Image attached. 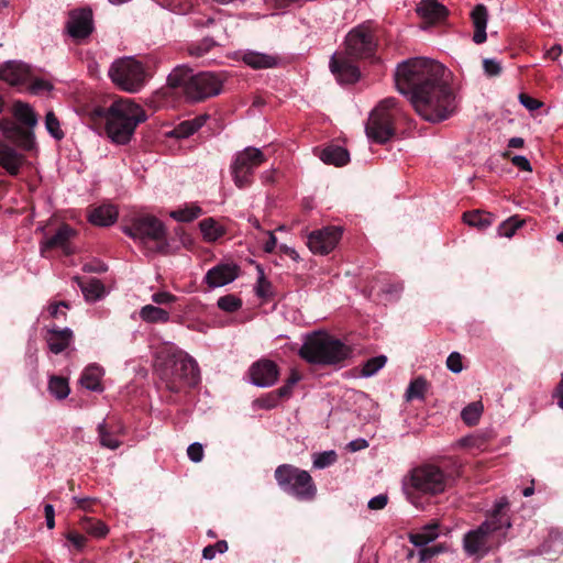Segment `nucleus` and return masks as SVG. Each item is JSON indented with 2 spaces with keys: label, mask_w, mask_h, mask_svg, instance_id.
<instances>
[{
  "label": "nucleus",
  "mask_w": 563,
  "mask_h": 563,
  "mask_svg": "<svg viewBox=\"0 0 563 563\" xmlns=\"http://www.w3.org/2000/svg\"><path fill=\"white\" fill-rule=\"evenodd\" d=\"M450 81L451 71L430 58H409L395 70L397 90L422 119L433 123L449 119L457 110L459 101Z\"/></svg>",
  "instance_id": "f257e3e1"
},
{
  "label": "nucleus",
  "mask_w": 563,
  "mask_h": 563,
  "mask_svg": "<svg viewBox=\"0 0 563 563\" xmlns=\"http://www.w3.org/2000/svg\"><path fill=\"white\" fill-rule=\"evenodd\" d=\"M155 372L165 387L178 394L186 387H195L200 382L197 362L174 344H164L157 352Z\"/></svg>",
  "instance_id": "f03ea898"
},
{
  "label": "nucleus",
  "mask_w": 563,
  "mask_h": 563,
  "mask_svg": "<svg viewBox=\"0 0 563 563\" xmlns=\"http://www.w3.org/2000/svg\"><path fill=\"white\" fill-rule=\"evenodd\" d=\"M106 133L115 144L130 143L136 126L147 120L145 110L131 99H119L103 110Z\"/></svg>",
  "instance_id": "7ed1b4c3"
},
{
  "label": "nucleus",
  "mask_w": 563,
  "mask_h": 563,
  "mask_svg": "<svg viewBox=\"0 0 563 563\" xmlns=\"http://www.w3.org/2000/svg\"><path fill=\"white\" fill-rule=\"evenodd\" d=\"M223 77L211 71L194 74L186 65H179L167 77L168 86L173 89H181L186 98L194 102H200L218 96L222 91Z\"/></svg>",
  "instance_id": "20e7f679"
},
{
  "label": "nucleus",
  "mask_w": 563,
  "mask_h": 563,
  "mask_svg": "<svg viewBox=\"0 0 563 563\" xmlns=\"http://www.w3.org/2000/svg\"><path fill=\"white\" fill-rule=\"evenodd\" d=\"M352 350L339 339L314 332L307 336L300 349V355L307 362L319 365H336L351 356Z\"/></svg>",
  "instance_id": "39448f33"
},
{
  "label": "nucleus",
  "mask_w": 563,
  "mask_h": 563,
  "mask_svg": "<svg viewBox=\"0 0 563 563\" xmlns=\"http://www.w3.org/2000/svg\"><path fill=\"white\" fill-rule=\"evenodd\" d=\"M511 523L497 519H487L476 529L470 530L463 538V549L468 556L483 558L500 547Z\"/></svg>",
  "instance_id": "423d86ee"
},
{
  "label": "nucleus",
  "mask_w": 563,
  "mask_h": 563,
  "mask_svg": "<svg viewBox=\"0 0 563 563\" xmlns=\"http://www.w3.org/2000/svg\"><path fill=\"white\" fill-rule=\"evenodd\" d=\"M400 114L396 98L382 100L371 112L365 131L372 141L385 143L395 134V120Z\"/></svg>",
  "instance_id": "0eeeda50"
},
{
  "label": "nucleus",
  "mask_w": 563,
  "mask_h": 563,
  "mask_svg": "<svg viewBox=\"0 0 563 563\" xmlns=\"http://www.w3.org/2000/svg\"><path fill=\"white\" fill-rule=\"evenodd\" d=\"M123 232L134 240L154 241L156 243V252L162 254L168 253L169 244L166 239V229L163 222L154 216L133 217L130 223L123 227Z\"/></svg>",
  "instance_id": "6e6552de"
},
{
  "label": "nucleus",
  "mask_w": 563,
  "mask_h": 563,
  "mask_svg": "<svg viewBox=\"0 0 563 563\" xmlns=\"http://www.w3.org/2000/svg\"><path fill=\"white\" fill-rule=\"evenodd\" d=\"M109 77L122 90L134 93L144 87L147 74L134 57H122L112 63Z\"/></svg>",
  "instance_id": "1a4fd4ad"
},
{
  "label": "nucleus",
  "mask_w": 563,
  "mask_h": 563,
  "mask_svg": "<svg viewBox=\"0 0 563 563\" xmlns=\"http://www.w3.org/2000/svg\"><path fill=\"white\" fill-rule=\"evenodd\" d=\"M450 483V477L438 466L427 464L411 471L409 486L415 490L437 495L443 493Z\"/></svg>",
  "instance_id": "9d476101"
},
{
  "label": "nucleus",
  "mask_w": 563,
  "mask_h": 563,
  "mask_svg": "<svg viewBox=\"0 0 563 563\" xmlns=\"http://www.w3.org/2000/svg\"><path fill=\"white\" fill-rule=\"evenodd\" d=\"M264 161L263 152L256 147L249 146L238 152L231 165L234 184L241 189L249 187L253 183L254 170Z\"/></svg>",
  "instance_id": "9b49d317"
},
{
  "label": "nucleus",
  "mask_w": 563,
  "mask_h": 563,
  "mask_svg": "<svg viewBox=\"0 0 563 563\" xmlns=\"http://www.w3.org/2000/svg\"><path fill=\"white\" fill-rule=\"evenodd\" d=\"M284 486L285 489L298 499H312L317 488L310 474L290 465L284 464Z\"/></svg>",
  "instance_id": "f8f14e48"
},
{
  "label": "nucleus",
  "mask_w": 563,
  "mask_h": 563,
  "mask_svg": "<svg viewBox=\"0 0 563 563\" xmlns=\"http://www.w3.org/2000/svg\"><path fill=\"white\" fill-rule=\"evenodd\" d=\"M346 52L350 56L369 57L375 48L372 31L368 25L361 24L349 32L345 38Z\"/></svg>",
  "instance_id": "ddd939ff"
},
{
  "label": "nucleus",
  "mask_w": 563,
  "mask_h": 563,
  "mask_svg": "<svg viewBox=\"0 0 563 563\" xmlns=\"http://www.w3.org/2000/svg\"><path fill=\"white\" fill-rule=\"evenodd\" d=\"M342 235L339 227H327L311 232L308 236V246L314 254L324 255L334 250Z\"/></svg>",
  "instance_id": "4468645a"
},
{
  "label": "nucleus",
  "mask_w": 563,
  "mask_h": 563,
  "mask_svg": "<svg viewBox=\"0 0 563 563\" xmlns=\"http://www.w3.org/2000/svg\"><path fill=\"white\" fill-rule=\"evenodd\" d=\"M66 30L69 36L76 41L87 38L93 31L91 9L82 8L70 11Z\"/></svg>",
  "instance_id": "2eb2a0df"
},
{
  "label": "nucleus",
  "mask_w": 563,
  "mask_h": 563,
  "mask_svg": "<svg viewBox=\"0 0 563 563\" xmlns=\"http://www.w3.org/2000/svg\"><path fill=\"white\" fill-rule=\"evenodd\" d=\"M0 131L8 141L24 151H31L35 146L34 132L23 129L9 118L0 119Z\"/></svg>",
  "instance_id": "dca6fc26"
},
{
  "label": "nucleus",
  "mask_w": 563,
  "mask_h": 563,
  "mask_svg": "<svg viewBox=\"0 0 563 563\" xmlns=\"http://www.w3.org/2000/svg\"><path fill=\"white\" fill-rule=\"evenodd\" d=\"M249 375L254 385L271 386L277 380L279 368L275 362L261 358L251 365Z\"/></svg>",
  "instance_id": "f3484780"
},
{
  "label": "nucleus",
  "mask_w": 563,
  "mask_h": 563,
  "mask_svg": "<svg viewBox=\"0 0 563 563\" xmlns=\"http://www.w3.org/2000/svg\"><path fill=\"white\" fill-rule=\"evenodd\" d=\"M75 234L76 231L70 225L62 224L55 234L41 243L40 251L42 256L48 257V252L54 249H62L65 255L73 254L74 251L70 247L69 241Z\"/></svg>",
  "instance_id": "a211bd4d"
},
{
  "label": "nucleus",
  "mask_w": 563,
  "mask_h": 563,
  "mask_svg": "<svg viewBox=\"0 0 563 563\" xmlns=\"http://www.w3.org/2000/svg\"><path fill=\"white\" fill-rule=\"evenodd\" d=\"M30 78V66L24 63L9 60L0 67V79L11 86L24 85Z\"/></svg>",
  "instance_id": "6ab92c4d"
},
{
  "label": "nucleus",
  "mask_w": 563,
  "mask_h": 563,
  "mask_svg": "<svg viewBox=\"0 0 563 563\" xmlns=\"http://www.w3.org/2000/svg\"><path fill=\"white\" fill-rule=\"evenodd\" d=\"M239 267L231 264H219L210 268L205 282L210 288L222 287L238 277Z\"/></svg>",
  "instance_id": "aec40b11"
},
{
  "label": "nucleus",
  "mask_w": 563,
  "mask_h": 563,
  "mask_svg": "<svg viewBox=\"0 0 563 563\" xmlns=\"http://www.w3.org/2000/svg\"><path fill=\"white\" fill-rule=\"evenodd\" d=\"M416 12L430 24L443 21L449 14L446 7L438 0H421L417 4Z\"/></svg>",
  "instance_id": "412c9836"
},
{
  "label": "nucleus",
  "mask_w": 563,
  "mask_h": 563,
  "mask_svg": "<svg viewBox=\"0 0 563 563\" xmlns=\"http://www.w3.org/2000/svg\"><path fill=\"white\" fill-rule=\"evenodd\" d=\"M330 69L342 84H353L360 78L358 68L342 57L332 56Z\"/></svg>",
  "instance_id": "4be33fe9"
},
{
  "label": "nucleus",
  "mask_w": 563,
  "mask_h": 563,
  "mask_svg": "<svg viewBox=\"0 0 563 563\" xmlns=\"http://www.w3.org/2000/svg\"><path fill=\"white\" fill-rule=\"evenodd\" d=\"M24 156L0 139V166L11 176H16L23 164Z\"/></svg>",
  "instance_id": "5701e85b"
},
{
  "label": "nucleus",
  "mask_w": 563,
  "mask_h": 563,
  "mask_svg": "<svg viewBox=\"0 0 563 563\" xmlns=\"http://www.w3.org/2000/svg\"><path fill=\"white\" fill-rule=\"evenodd\" d=\"M73 331L68 328L59 329L53 327L47 331L46 341L51 352L59 354L66 350L73 340Z\"/></svg>",
  "instance_id": "b1692460"
},
{
  "label": "nucleus",
  "mask_w": 563,
  "mask_h": 563,
  "mask_svg": "<svg viewBox=\"0 0 563 563\" xmlns=\"http://www.w3.org/2000/svg\"><path fill=\"white\" fill-rule=\"evenodd\" d=\"M471 19L474 25L473 41L482 44L486 41V26L488 21V12L484 4H477L471 12Z\"/></svg>",
  "instance_id": "393cba45"
},
{
  "label": "nucleus",
  "mask_w": 563,
  "mask_h": 563,
  "mask_svg": "<svg viewBox=\"0 0 563 563\" xmlns=\"http://www.w3.org/2000/svg\"><path fill=\"white\" fill-rule=\"evenodd\" d=\"M118 210L112 205L95 207L89 211V221L99 227H109L117 221Z\"/></svg>",
  "instance_id": "a878e982"
},
{
  "label": "nucleus",
  "mask_w": 563,
  "mask_h": 563,
  "mask_svg": "<svg viewBox=\"0 0 563 563\" xmlns=\"http://www.w3.org/2000/svg\"><path fill=\"white\" fill-rule=\"evenodd\" d=\"M12 113L19 122V125L33 132V129L37 124V115L30 104L22 101H15L12 106Z\"/></svg>",
  "instance_id": "bb28decb"
},
{
  "label": "nucleus",
  "mask_w": 563,
  "mask_h": 563,
  "mask_svg": "<svg viewBox=\"0 0 563 563\" xmlns=\"http://www.w3.org/2000/svg\"><path fill=\"white\" fill-rule=\"evenodd\" d=\"M208 115H198L191 120H185L174 128L172 136L177 139H186L197 132L207 122Z\"/></svg>",
  "instance_id": "cd10ccee"
},
{
  "label": "nucleus",
  "mask_w": 563,
  "mask_h": 563,
  "mask_svg": "<svg viewBox=\"0 0 563 563\" xmlns=\"http://www.w3.org/2000/svg\"><path fill=\"white\" fill-rule=\"evenodd\" d=\"M320 159L325 164L343 166L350 161V154L342 146L330 145L321 151Z\"/></svg>",
  "instance_id": "c85d7f7f"
},
{
  "label": "nucleus",
  "mask_w": 563,
  "mask_h": 563,
  "mask_svg": "<svg viewBox=\"0 0 563 563\" xmlns=\"http://www.w3.org/2000/svg\"><path fill=\"white\" fill-rule=\"evenodd\" d=\"M76 282L87 301H96L100 299L104 294V286L101 280L97 278L85 279L81 277H76Z\"/></svg>",
  "instance_id": "c756f323"
},
{
  "label": "nucleus",
  "mask_w": 563,
  "mask_h": 563,
  "mask_svg": "<svg viewBox=\"0 0 563 563\" xmlns=\"http://www.w3.org/2000/svg\"><path fill=\"white\" fill-rule=\"evenodd\" d=\"M438 537V525L431 523L426 525L416 532L409 533L408 539L416 548H423L424 545L433 542Z\"/></svg>",
  "instance_id": "7c9ffc66"
},
{
  "label": "nucleus",
  "mask_w": 563,
  "mask_h": 563,
  "mask_svg": "<svg viewBox=\"0 0 563 563\" xmlns=\"http://www.w3.org/2000/svg\"><path fill=\"white\" fill-rule=\"evenodd\" d=\"M242 60L254 69L271 68L277 65V57L254 51L245 52Z\"/></svg>",
  "instance_id": "2f4dec72"
},
{
  "label": "nucleus",
  "mask_w": 563,
  "mask_h": 563,
  "mask_svg": "<svg viewBox=\"0 0 563 563\" xmlns=\"http://www.w3.org/2000/svg\"><path fill=\"white\" fill-rule=\"evenodd\" d=\"M217 47H219V44L212 37H205L201 41L189 44L187 52L192 57L205 58L207 63H210L213 58H209L208 55Z\"/></svg>",
  "instance_id": "473e14b6"
},
{
  "label": "nucleus",
  "mask_w": 563,
  "mask_h": 563,
  "mask_svg": "<svg viewBox=\"0 0 563 563\" xmlns=\"http://www.w3.org/2000/svg\"><path fill=\"white\" fill-rule=\"evenodd\" d=\"M495 218L490 212H485L482 210H473L464 212L463 221L470 227H474L478 230H485L489 228Z\"/></svg>",
  "instance_id": "72a5a7b5"
},
{
  "label": "nucleus",
  "mask_w": 563,
  "mask_h": 563,
  "mask_svg": "<svg viewBox=\"0 0 563 563\" xmlns=\"http://www.w3.org/2000/svg\"><path fill=\"white\" fill-rule=\"evenodd\" d=\"M79 527L87 534L98 539L104 538L109 532V528L103 521L87 516L79 520Z\"/></svg>",
  "instance_id": "f704fd0d"
},
{
  "label": "nucleus",
  "mask_w": 563,
  "mask_h": 563,
  "mask_svg": "<svg viewBox=\"0 0 563 563\" xmlns=\"http://www.w3.org/2000/svg\"><path fill=\"white\" fill-rule=\"evenodd\" d=\"M100 378L101 368L98 365H89L81 374L80 384L89 390L100 391L102 390Z\"/></svg>",
  "instance_id": "c9c22d12"
},
{
  "label": "nucleus",
  "mask_w": 563,
  "mask_h": 563,
  "mask_svg": "<svg viewBox=\"0 0 563 563\" xmlns=\"http://www.w3.org/2000/svg\"><path fill=\"white\" fill-rule=\"evenodd\" d=\"M140 317L143 321L148 323H166L169 320V312L163 308L146 305L141 308Z\"/></svg>",
  "instance_id": "e433bc0d"
},
{
  "label": "nucleus",
  "mask_w": 563,
  "mask_h": 563,
  "mask_svg": "<svg viewBox=\"0 0 563 563\" xmlns=\"http://www.w3.org/2000/svg\"><path fill=\"white\" fill-rule=\"evenodd\" d=\"M428 387L429 384L426 378L421 376L415 378L410 382L405 393V399L407 401H411L413 399L424 400Z\"/></svg>",
  "instance_id": "4c0bfd02"
},
{
  "label": "nucleus",
  "mask_w": 563,
  "mask_h": 563,
  "mask_svg": "<svg viewBox=\"0 0 563 563\" xmlns=\"http://www.w3.org/2000/svg\"><path fill=\"white\" fill-rule=\"evenodd\" d=\"M48 390L57 399H65L70 393L68 379L63 376L52 375L48 379Z\"/></svg>",
  "instance_id": "58836bf2"
},
{
  "label": "nucleus",
  "mask_w": 563,
  "mask_h": 563,
  "mask_svg": "<svg viewBox=\"0 0 563 563\" xmlns=\"http://www.w3.org/2000/svg\"><path fill=\"white\" fill-rule=\"evenodd\" d=\"M483 410L484 407L481 401L471 402L465 408H463L461 418L467 426H475L477 424Z\"/></svg>",
  "instance_id": "ea45409f"
},
{
  "label": "nucleus",
  "mask_w": 563,
  "mask_h": 563,
  "mask_svg": "<svg viewBox=\"0 0 563 563\" xmlns=\"http://www.w3.org/2000/svg\"><path fill=\"white\" fill-rule=\"evenodd\" d=\"M202 214V209L199 206L190 205L183 209H177L170 212V217L179 222H190Z\"/></svg>",
  "instance_id": "a19ab883"
},
{
  "label": "nucleus",
  "mask_w": 563,
  "mask_h": 563,
  "mask_svg": "<svg viewBox=\"0 0 563 563\" xmlns=\"http://www.w3.org/2000/svg\"><path fill=\"white\" fill-rule=\"evenodd\" d=\"M199 228L203 233L205 239L208 241H216L223 235L224 231L212 218H207L200 221Z\"/></svg>",
  "instance_id": "79ce46f5"
},
{
  "label": "nucleus",
  "mask_w": 563,
  "mask_h": 563,
  "mask_svg": "<svg viewBox=\"0 0 563 563\" xmlns=\"http://www.w3.org/2000/svg\"><path fill=\"white\" fill-rule=\"evenodd\" d=\"M525 223L518 216H514L501 222L497 229L499 236L511 238Z\"/></svg>",
  "instance_id": "37998d69"
},
{
  "label": "nucleus",
  "mask_w": 563,
  "mask_h": 563,
  "mask_svg": "<svg viewBox=\"0 0 563 563\" xmlns=\"http://www.w3.org/2000/svg\"><path fill=\"white\" fill-rule=\"evenodd\" d=\"M386 362L387 357L385 355H378L367 360L361 368V376H374L379 369H382L385 366Z\"/></svg>",
  "instance_id": "c03bdc74"
},
{
  "label": "nucleus",
  "mask_w": 563,
  "mask_h": 563,
  "mask_svg": "<svg viewBox=\"0 0 563 563\" xmlns=\"http://www.w3.org/2000/svg\"><path fill=\"white\" fill-rule=\"evenodd\" d=\"M448 550L445 544H435L432 547L424 545L423 548H418L417 559L418 563H426L433 559L434 556L445 552Z\"/></svg>",
  "instance_id": "a18cd8bd"
},
{
  "label": "nucleus",
  "mask_w": 563,
  "mask_h": 563,
  "mask_svg": "<svg viewBox=\"0 0 563 563\" xmlns=\"http://www.w3.org/2000/svg\"><path fill=\"white\" fill-rule=\"evenodd\" d=\"M98 433L100 439V444L104 448L115 450L118 449L122 442L115 439V435H113L108 428V424L100 423L98 426Z\"/></svg>",
  "instance_id": "49530a36"
},
{
  "label": "nucleus",
  "mask_w": 563,
  "mask_h": 563,
  "mask_svg": "<svg viewBox=\"0 0 563 563\" xmlns=\"http://www.w3.org/2000/svg\"><path fill=\"white\" fill-rule=\"evenodd\" d=\"M280 398H282V387L275 389L274 391L266 394L265 396H262V397L255 399L254 405L258 406L260 408L271 409L278 405Z\"/></svg>",
  "instance_id": "de8ad7c7"
},
{
  "label": "nucleus",
  "mask_w": 563,
  "mask_h": 563,
  "mask_svg": "<svg viewBox=\"0 0 563 563\" xmlns=\"http://www.w3.org/2000/svg\"><path fill=\"white\" fill-rule=\"evenodd\" d=\"M45 125L48 133L56 140H62L65 134L60 129L59 121L54 112L49 111L45 117Z\"/></svg>",
  "instance_id": "09e8293b"
},
{
  "label": "nucleus",
  "mask_w": 563,
  "mask_h": 563,
  "mask_svg": "<svg viewBox=\"0 0 563 563\" xmlns=\"http://www.w3.org/2000/svg\"><path fill=\"white\" fill-rule=\"evenodd\" d=\"M241 306V299L235 297L234 295H225L218 299V307L227 312H234L239 310Z\"/></svg>",
  "instance_id": "8fccbe9b"
},
{
  "label": "nucleus",
  "mask_w": 563,
  "mask_h": 563,
  "mask_svg": "<svg viewBox=\"0 0 563 563\" xmlns=\"http://www.w3.org/2000/svg\"><path fill=\"white\" fill-rule=\"evenodd\" d=\"M336 461V453L331 451H324L319 454H317L313 459V466L316 468H325L330 465H332Z\"/></svg>",
  "instance_id": "3c124183"
},
{
  "label": "nucleus",
  "mask_w": 563,
  "mask_h": 563,
  "mask_svg": "<svg viewBox=\"0 0 563 563\" xmlns=\"http://www.w3.org/2000/svg\"><path fill=\"white\" fill-rule=\"evenodd\" d=\"M508 506V500L506 497H503L498 499L495 505L492 512V516L488 519H497L510 522L509 518L503 514V510Z\"/></svg>",
  "instance_id": "603ef678"
},
{
  "label": "nucleus",
  "mask_w": 563,
  "mask_h": 563,
  "mask_svg": "<svg viewBox=\"0 0 563 563\" xmlns=\"http://www.w3.org/2000/svg\"><path fill=\"white\" fill-rule=\"evenodd\" d=\"M446 366L454 374L462 372V355L459 352H452L446 358Z\"/></svg>",
  "instance_id": "864d4df0"
},
{
  "label": "nucleus",
  "mask_w": 563,
  "mask_h": 563,
  "mask_svg": "<svg viewBox=\"0 0 563 563\" xmlns=\"http://www.w3.org/2000/svg\"><path fill=\"white\" fill-rule=\"evenodd\" d=\"M483 67L486 75L493 77L498 76L501 73V65L494 58H485L483 60Z\"/></svg>",
  "instance_id": "5fc2aeb1"
},
{
  "label": "nucleus",
  "mask_w": 563,
  "mask_h": 563,
  "mask_svg": "<svg viewBox=\"0 0 563 563\" xmlns=\"http://www.w3.org/2000/svg\"><path fill=\"white\" fill-rule=\"evenodd\" d=\"M66 539L79 551L82 550L87 543V538L75 530L68 531Z\"/></svg>",
  "instance_id": "6e6d98bb"
},
{
  "label": "nucleus",
  "mask_w": 563,
  "mask_h": 563,
  "mask_svg": "<svg viewBox=\"0 0 563 563\" xmlns=\"http://www.w3.org/2000/svg\"><path fill=\"white\" fill-rule=\"evenodd\" d=\"M187 454L192 462L198 463L203 457V448L200 443L195 442L188 446Z\"/></svg>",
  "instance_id": "4d7b16f0"
},
{
  "label": "nucleus",
  "mask_w": 563,
  "mask_h": 563,
  "mask_svg": "<svg viewBox=\"0 0 563 563\" xmlns=\"http://www.w3.org/2000/svg\"><path fill=\"white\" fill-rule=\"evenodd\" d=\"M152 300L157 305H169L176 301V296L168 291H158L153 294Z\"/></svg>",
  "instance_id": "13d9d810"
},
{
  "label": "nucleus",
  "mask_w": 563,
  "mask_h": 563,
  "mask_svg": "<svg viewBox=\"0 0 563 563\" xmlns=\"http://www.w3.org/2000/svg\"><path fill=\"white\" fill-rule=\"evenodd\" d=\"M388 497L386 494H379L368 500L367 507L372 510H380L386 507Z\"/></svg>",
  "instance_id": "bf43d9fd"
},
{
  "label": "nucleus",
  "mask_w": 563,
  "mask_h": 563,
  "mask_svg": "<svg viewBox=\"0 0 563 563\" xmlns=\"http://www.w3.org/2000/svg\"><path fill=\"white\" fill-rule=\"evenodd\" d=\"M519 101L525 108H527L530 111L537 110L542 106V102L526 93L519 95Z\"/></svg>",
  "instance_id": "052dcab7"
},
{
  "label": "nucleus",
  "mask_w": 563,
  "mask_h": 563,
  "mask_svg": "<svg viewBox=\"0 0 563 563\" xmlns=\"http://www.w3.org/2000/svg\"><path fill=\"white\" fill-rule=\"evenodd\" d=\"M511 163L518 167L519 169L521 170H525V172H531L532 170V166L529 162V159L526 157V156H522V155H515L512 158H511Z\"/></svg>",
  "instance_id": "680f3d73"
},
{
  "label": "nucleus",
  "mask_w": 563,
  "mask_h": 563,
  "mask_svg": "<svg viewBox=\"0 0 563 563\" xmlns=\"http://www.w3.org/2000/svg\"><path fill=\"white\" fill-rule=\"evenodd\" d=\"M103 423L108 424L109 431L113 435H124L125 434V427L120 420L115 421H104Z\"/></svg>",
  "instance_id": "e2e57ef3"
},
{
  "label": "nucleus",
  "mask_w": 563,
  "mask_h": 563,
  "mask_svg": "<svg viewBox=\"0 0 563 563\" xmlns=\"http://www.w3.org/2000/svg\"><path fill=\"white\" fill-rule=\"evenodd\" d=\"M74 501L76 503L77 507L84 511H91L92 506L97 503L96 499L89 498V497H86V498L74 497Z\"/></svg>",
  "instance_id": "0e129e2a"
},
{
  "label": "nucleus",
  "mask_w": 563,
  "mask_h": 563,
  "mask_svg": "<svg viewBox=\"0 0 563 563\" xmlns=\"http://www.w3.org/2000/svg\"><path fill=\"white\" fill-rule=\"evenodd\" d=\"M51 89H52V85L48 81L43 80V79H35L30 86V90L33 93H38L40 91H45V90H51Z\"/></svg>",
  "instance_id": "69168bd1"
},
{
  "label": "nucleus",
  "mask_w": 563,
  "mask_h": 563,
  "mask_svg": "<svg viewBox=\"0 0 563 563\" xmlns=\"http://www.w3.org/2000/svg\"><path fill=\"white\" fill-rule=\"evenodd\" d=\"M44 514L46 519V526L48 529H53L55 527V510L54 507L49 504L45 505Z\"/></svg>",
  "instance_id": "338daca9"
},
{
  "label": "nucleus",
  "mask_w": 563,
  "mask_h": 563,
  "mask_svg": "<svg viewBox=\"0 0 563 563\" xmlns=\"http://www.w3.org/2000/svg\"><path fill=\"white\" fill-rule=\"evenodd\" d=\"M553 397L558 399V405L563 409V374L561 379L553 391Z\"/></svg>",
  "instance_id": "774afa93"
}]
</instances>
